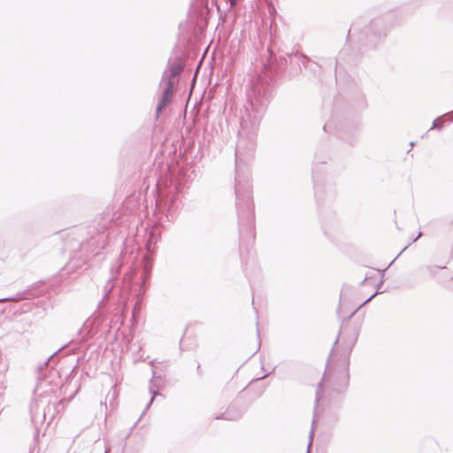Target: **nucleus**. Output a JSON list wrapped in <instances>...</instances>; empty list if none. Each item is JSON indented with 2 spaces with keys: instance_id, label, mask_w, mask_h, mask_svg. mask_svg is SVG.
<instances>
[{
  "instance_id": "nucleus-11",
  "label": "nucleus",
  "mask_w": 453,
  "mask_h": 453,
  "mask_svg": "<svg viewBox=\"0 0 453 453\" xmlns=\"http://www.w3.org/2000/svg\"><path fill=\"white\" fill-rule=\"evenodd\" d=\"M421 235H422V234H421V233H418V234L417 238H416L414 241H416V240H417L418 238H419Z\"/></svg>"
},
{
  "instance_id": "nucleus-6",
  "label": "nucleus",
  "mask_w": 453,
  "mask_h": 453,
  "mask_svg": "<svg viewBox=\"0 0 453 453\" xmlns=\"http://www.w3.org/2000/svg\"><path fill=\"white\" fill-rule=\"evenodd\" d=\"M440 119V118H437L436 119L434 120L433 122V125L430 128L431 129H438V130H441L442 128V124H438V120Z\"/></svg>"
},
{
  "instance_id": "nucleus-15",
  "label": "nucleus",
  "mask_w": 453,
  "mask_h": 453,
  "mask_svg": "<svg viewBox=\"0 0 453 453\" xmlns=\"http://www.w3.org/2000/svg\"><path fill=\"white\" fill-rule=\"evenodd\" d=\"M356 311H357V309L351 312V315L355 314Z\"/></svg>"
},
{
  "instance_id": "nucleus-8",
  "label": "nucleus",
  "mask_w": 453,
  "mask_h": 453,
  "mask_svg": "<svg viewBox=\"0 0 453 453\" xmlns=\"http://www.w3.org/2000/svg\"><path fill=\"white\" fill-rule=\"evenodd\" d=\"M150 393L152 395V397L150 398V401L149 403V404L147 405V409L149 408V406L151 404V403L153 402L154 400V397L155 395H157V393L150 388Z\"/></svg>"
},
{
  "instance_id": "nucleus-13",
  "label": "nucleus",
  "mask_w": 453,
  "mask_h": 453,
  "mask_svg": "<svg viewBox=\"0 0 453 453\" xmlns=\"http://www.w3.org/2000/svg\"><path fill=\"white\" fill-rule=\"evenodd\" d=\"M5 300H8V299L7 298L0 299V302L5 301Z\"/></svg>"
},
{
  "instance_id": "nucleus-14",
  "label": "nucleus",
  "mask_w": 453,
  "mask_h": 453,
  "mask_svg": "<svg viewBox=\"0 0 453 453\" xmlns=\"http://www.w3.org/2000/svg\"><path fill=\"white\" fill-rule=\"evenodd\" d=\"M344 380V386H346V378H343Z\"/></svg>"
},
{
  "instance_id": "nucleus-7",
  "label": "nucleus",
  "mask_w": 453,
  "mask_h": 453,
  "mask_svg": "<svg viewBox=\"0 0 453 453\" xmlns=\"http://www.w3.org/2000/svg\"><path fill=\"white\" fill-rule=\"evenodd\" d=\"M246 198H247V210L250 213H251L252 211V204L250 203V191H248L247 193V196H246Z\"/></svg>"
},
{
  "instance_id": "nucleus-5",
  "label": "nucleus",
  "mask_w": 453,
  "mask_h": 453,
  "mask_svg": "<svg viewBox=\"0 0 453 453\" xmlns=\"http://www.w3.org/2000/svg\"><path fill=\"white\" fill-rule=\"evenodd\" d=\"M235 193H236V199H237V207L240 210V208H241V191H240V186L238 183L235 186Z\"/></svg>"
},
{
  "instance_id": "nucleus-1",
  "label": "nucleus",
  "mask_w": 453,
  "mask_h": 453,
  "mask_svg": "<svg viewBox=\"0 0 453 453\" xmlns=\"http://www.w3.org/2000/svg\"><path fill=\"white\" fill-rule=\"evenodd\" d=\"M174 81H171L170 77L163 76L160 87L162 88V95L158 100L156 113L157 118L160 115L163 109L171 102L173 97Z\"/></svg>"
},
{
  "instance_id": "nucleus-12",
  "label": "nucleus",
  "mask_w": 453,
  "mask_h": 453,
  "mask_svg": "<svg viewBox=\"0 0 453 453\" xmlns=\"http://www.w3.org/2000/svg\"><path fill=\"white\" fill-rule=\"evenodd\" d=\"M302 58L303 61H306V57L303 56Z\"/></svg>"
},
{
  "instance_id": "nucleus-2",
  "label": "nucleus",
  "mask_w": 453,
  "mask_h": 453,
  "mask_svg": "<svg viewBox=\"0 0 453 453\" xmlns=\"http://www.w3.org/2000/svg\"><path fill=\"white\" fill-rule=\"evenodd\" d=\"M358 337V330L356 326L351 325H346L342 327L339 333V338L335 341V344L342 342V344L344 345V349L346 352L351 350L352 347L355 345Z\"/></svg>"
},
{
  "instance_id": "nucleus-3",
  "label": "nucleus",
  "mask_w": 453,
  "mask_h": 453,
  "mask_svg": "<svg viewBox=\"0 0 453 453\" xmlns=\"http://www.w3.org/2000/svg\"><path fill=\"white\" fill-rule=\"evenodd\" d=\"M331 380V378H330V374L328 372H326L325 374H324V377L322 379V381L319 383V388L317 389V392H316V406H315V409H314V415H313V420H312V427H311V430L310 431V441H309V446H308V449H310L311 445V441H312V438H313V434H314V423L316 421V418L319 415V402L321 401V399L323 398V390H324V387L328 384ZM307 453H309V450L307 451Z\"/></svg>"
},
{
  "instance_id": "nucleus-4",
  "label": "nucleus",
  "mask_w": 453,
  "mask_h": 453,
  "mask_svg": "<svg viewBox=\"0 0 453 453\" xmlns=\"http://www.w3.org/2000/svg\"><path fill=\"white\" fill-rule=\"evenodd\" d=\"M181 70L182 66L178 63H174L168 67L163 76L170 77L171 81H173L179 75Z\"/></svg>"
},
{
  "instance_id": "nucleus-9",
  "label": "nucleus",
  "mask_w": 453,
  "mask_h": 453,
  "mask_svg": "<svg viewBox=\"0 0 453 453\" xmlns=\"http://www.w3.org/2000/svg\"><path fill=\"white\" fill-rule=\"evenodd\" d=\"M379 292H375L374 294H372L366 301H365L360 306L365 304L366 303H368L370 300H372Z\"/></svg>"
},
{
  "instance_id": "nucleus-10",
  "label": "nucleus",
  "mask_w": 453,
  "mask_h": 453,
  "mask_svg": "<svg viewBox=\"0 0 453 453\" xmlns=\"http://www.w3.org/2000/svg\"><path fill=\"white\" fill-rule=\"evenodd\" d=\"M230 2L231 6L235 4L236 0H228Z\"/></svg>"
}]
</instances>
